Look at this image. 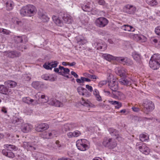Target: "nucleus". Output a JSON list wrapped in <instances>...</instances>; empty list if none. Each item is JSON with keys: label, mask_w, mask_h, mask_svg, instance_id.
I'll return each mask as SVG.
<instances>
[{"label": "nucleus", "mask_w": 160, "mask_h": 160, "mask_svg": "<svg viewBox=\"0 0 160 160\" xmlns=\"http://www.w3.org/2000/svg\"><path fill=\"white\" fill-rule=\"evenodd\" d=\"M9 89L5 85H0V93H1L7 95L8 94Z\"/></svg>", "instance_id": "473e14b6"}, {"label": "nucleus", "mask_w": 160, "mask_h": 160, "mask_svg": "<svg viewBox=\"0 0 160 160\" xmlns=\"http://www.w3.org/2000/svg\"><path fill=\"white\" fill-rule=\"evenodd\" d=\"M49 128L48 125L46 123H41L37 125L35 128V130L38 132H42L48 129Z\"/></svg>", "instance_id": "ddd939ff"}, {"label": "nucleus", "mask_w": 160, "mask_h": 160, "mask_svg": "<svg viewBox=\"0 0 160 160\" xmlns=\"http://www.w3.org/2000/svg\"><path fill=\"white\" fill-rule=\"evenodd\" d=\"M120 28L121 29L125 31L133 32L135 30L133 27L128 25H124L121 26Z\"/></svg>", "instance_id": "cd10ccee"}, {"label": "nucleus", "mask_w": 160, "mask_h": 160, "mask_svg": "<svg viewBox=\"0 0 160 160\" xmlns=\"http://www.w3.org/2000/svg\"><path fill=\"white\" fill-rule=\"evenodd\" d=\"M48 102L49 104L56 107H62L63 106V104L62 102L53 98L48 100Z\"/></svg>", "instance_id": "4468645a"}, {"label": "nucleus", "mask_w": 160, "mask_h": 160, "mask_svg": "<svg viewBox=\"0 0 160 160\" xmlns=\"http://www.w3.org/2000/svg\"><path fill=\"white\" fill-rule=\"evenodd\" d=\"M122 57H114V60H116L119 63H121V59H122Z\"/></svg>", "instance_id": "680f3d73"}, {"label": "nucleus", "mask_w": 160, "mask_h": 160, "mask_svg": "<svg viewBox=\"0 0 160 160\" xmlns=\"http://www.w3.org/2000/svg\"><path fill=\"white\" fill-rule=\"evenodd\" d=\"M73 135L74 134L73 132H68L67 134L68 137V138H71L74 137Z\"/></svg>", "instance_id": "69168bd1"}, {"label": "nucleus", "mask_w": 160, "mask_h": 160, "mask_svg": "<svg viewBox=\"0 0 160 160\" xmlns=\"http://www.w3.org/2000/svg\"><path fill=\"white\" fill-rule=\"evenodd\" d=\"M81 104L84 106L88 107L90 106L91 103L88 100L86 101L83 98H82V101L81 102Z\"/></svg>", "instance_id": "a18cd8bd"}, {"label": "nucleus", "mask_w": 160, "mask_h": 160, "mask_svg": "<svg viewBox=\"0 0 160 160\" xmlns=\"http://www.w3.org/2000/svg\"><path fill=\"white\" fill-rule=\"evenodd\" d=\"M108 102L110 104L115 105V108L116 109H119L122 106L121 102L115 101H108Z\"/></svg>", "instance_id": "72a5a7b5"}, {"label": "nucleus", "mask_w": 160, "mask_h": 160, "mask_svg": "<svg viewBox=\"0 0 160 160\" xmlns=\"http://www.w3.org/2000/svg\"><path fill=\"white\" fill-rule=\"evenodd\" d=\"M2 33L4 34H6L7 35H8V34H9L10 33V31L8 30L5 29H2Z\"/></svg>", "instance_id": "052dcab7"}, {"label": "nucleus", "mask_w": 160, "mask_h": 160, "mask_svg": "<svg viewBox=\"0 0 160 160\" xmlns=\"http://www.w3.org/2000/svg\"><path fill=\"white\" fill-rule=\"evenodd\" d=\"M32 154L36 160H43V158L42 157V154L40 153L36 152Z\"/></svg>", "instance_id": "e433bc0d"}, {"label": "nucleus", "mask_w": 160, "mask_h": 160, "mask_svg": "<svg viewBox=\"0 0 160 160\" xmlns=\"http://www.w3.org/2000/svg\"><path fill=\"white\" fill-rule=\"evenodd\" d=\"M51 68L56 67L58 63V62L57 61H54L49 62Z\"/></svg>", "instance_id": "3c124183"}, {"label": "nucleus", "mask_w": 160, "mask_h": 160, "mask_svg": "<svg viewBox=\"0 0 160 160\" xmlns=\"http://www.w3.org/2000/svg\"><path fill=\"white\" fill-rule=\"evenodd\" d=\"M76 81L77 83H84L85 81V78L83 77H81L80 79H77Z\"/></svg>", "instance_id": "5fc2aeb1"}, {"label": "nucleus", "mask_w": 160, "mask_h": 160, "mask_svg": "<svg viewBox=\"0 0 160 160\" xmlns=\"http://www.w3.org/2000/svg\"><path fill=\"white\" fill-rule=\"evenodd\" d=\"M103 57L105 59L109 61L114 60V57L108 54H104Z\"/></svg>", "instance_id": "4c0bfd02"}, {"label": "nucleus", "mask_w": 160, "mask_h": 160, "mask_svg": "<svg viewBox=\"0 0 160 160\" xmlns=\"http://www.w3.org/2000/svg\"><path fill=\"white\" fill-rule=\"evenodd\" d=\"M4 84L8 88H13L17 85V83L13 81L8 80L4 82Z\"/></svg>", "instance_id": "c85d7f7f"}, {"label": "nucleus", "mask_w": 160, "mask_h": 160, "mask_svg": "<svg viewBox=\"0 0 160 160\" xmlns=\"http://www.w3.org/2000/svg\"><path fill=\"white\" fill-rule=\"evenodd\" d=\"M14 40L15 43H18L22 42L23 40L25 42L28 41L27 38L25 35H23L22 36H14L13 38Z\"/></svg>", "instance_id": "f3484780"}, {"label": "nucleus", "mask_w": 160, "mask_h": 160, "mask_svg": "<svg viewBox=\"0 0 160 160\" xmlns=\"http://www.w3.org/2000/svg\"><path fill=\"white\" fill-rule=\"evenodd\" d=\"M39 16L40 18L44 22L48 21L49 20L48 18L46 15L41 13H39Z\"/></svg>", "instance_id": "c9c22d12"}, {"label": "nucleus", "mask_w": 160, "mask_h": 160, "mask_svg": "<svg viewBox=\"0 0 160 160\" xmlns=\"http://www.w3.org/2000/svg\"><path fill=\"white\" fill-rule=\"evenodd\" d=\"M86 97H89L91 96V94L86 89V91H84V95Z\"/></svg>", "instance_id": "0e129e2a"}, {"label": "nucleus", "mask_w": 160, "mask_h": 160, "mask_svg": "<svg viewBox=\"0 0 160 160\" xmlns=\"http://www.w3.org/2000/svg\"><path fill=\"white\" fill-rule=\"evenodd\" d=\"M14 6V4L11 0H8L6 3V9L8 11L12 10Z\"/></svg>", "instance_id": "a878e982"}, {"label": "nucleus", "mask_w": 160, "mask_h": 160, "mask_svg": "<svg viewBox=\"0 0 160 160\" xmlns=\"http://www.w3.org/2000/svg\"><path fill=\"white\" fill-rule=\"evenodd\" d=\"M57 132L54 130L51 131L50 132H48L47 134L48 136H46V138L50 139L54 137L56 135Z\"/></svg>", "instance_id": "37998d69"}, {"label": "nucleus", "mask_w": 160, "mask_h": 160, "mask_svg": "<svg viewBox=\"0 0 160 160\" xmlns=\"http://www.w3.org/2000/svg\"><path fill=\"white\" fill-rule=\"evenodd\" d=\"M97 46H96L98 50H100L102 51H104L107 48V45L105 43L100 40L96 43Z\"/></svg>", "instance_id": "6ab92c4d"}, {"label": "nucleus", "mask_w": 160, "mask_h": 160, "mask_svg": "<svg viewBox=\"0 0 160 160\" xmlns=\"http://www.w3.org/2000/svg\"><path fill=\"white\" fill-rule=\"evenodd\" d=\"M85 74L86 75H85V76H87L89 78H90L91 79H96L98 78V77L95 76V75H92L87 73H85Z\"/></svg>", "instance_id": "864d4df0"}, {"label": "nucleus", "mask_w": 160, "mask_h": 160, "mask_svg": "<svg viewBox=\"0 0 160 160\" xmlns=\"http://www.w3.org/2000/svg\"><path fill=\"white\" fill-rule=\"evenodd\" d=\"M155 32L160 38V26H158L155 28Z\"/></svg>", "instance_id": "13d9d810"}, {"label": "nucleus", "mask_w": 160, "mask_h": 160, "mask_svg": "<svg viewBox=\"0 0 160 160\" xmlns=\"http://www.w3.org/2000/svg\"><path fill=\"white\" fill-rule=\"evenodd\" d=\"M82 9L84 11L90 12L92 10V8L87 5H83L82 6Z\"/></svg>", "instance_id": "49530a36"}, {"label": "nucleus", "mask_w": 160, "mask_h": 160, "mask_svg": "<svg viewBox=\"0 0 160 160\" xmlns=\"http://www.w3.org/2000/svg\"><path fill=\"white\" fill-rule=\"evenodd\" d=\"M150 60L160 62V54H154L151 57Z\"/></svg>", "instance_id": "79ce46f5"}, {"label": "nucleus", "mask_w": 160, "mask_h": 160, "mask_svg": "<svg viewBox=\"0 0 160 160\" xmlns=\"http://www.w3.org/2000/svg\"><path fill=\"white\" fill-rule=\"evenodd\" d=\"M138 148L141 152L146 155L149 154L150 152V149L145 143L142 144L141 146L138 147Z\"/></svg>", "instance_id": "2eb2a0df"}, {"label": "nucleus", "mask_w": 160, "mask_h": 160, "mask_svg": "<svg viewBox=\"0 0 160 160\" xmlns=\"http://www.w3.org/2000/svg\"><path fill=\"white\" fill-rule=\"evenodd\" d=\"M52 18L53 21L58 26L61 27L63 25L62 22L57 17L53 16Z\"/></svg>", "instance_id": "2f4dec72"}, {"label": "nucleus", "mask_w": 160, "mask_h": 160, "mask_svg": "<svg viewBox=\"0 0 160 160\" xmlns=\"http://www.w3.org/2000/svg\"><path fill=\"white\" fill-rule=\"evenodd\" d=\"M133 111L135 112H138L140 111V109L137 107H133L132 108Z\"/></svg>", "instance_id": "774afa93"}, {"label": "nucleus", "mask_w": 160, "mask_h": 160, "mask_svg": "<svg viewBox=\"0 0 160 160\" xmlns=\"http://www.w3.org/2000/svg\"><path fill=\"white\" fill-rule=\"evenodd\" d=\"M74 137H77L81 135V133L78 130H76L73 132Z\"/></svg>", "instance_id": "6e6d98bb"}, {"label": "nucleus", "mask_w": 160, "mask_h": 160, "mask_svg": "<svg viewBox=\"0 0 160 160\" xmlns=\"http://www.w3.org/2000/svg\"><path fill=\"white\" fill-rule=\"evenodd\" d=\"M23 147L28 151H30L31 152L34 151L37 148V146L35 145H33L32 143L25 142H23Z\"/></svg>", "instance_id": "9b49d317"}, {"label": "nucleus", "mask_w": 160, "mask_h": 160, "mask_svg": "<svg viewBox=\"0 0 160 160\" xmlns=\"http://www.w3.org/2000/svg\"><path fill=\"white\" fill-rule=\"evenodd\" d=\"M86 88L90 92H92L93 91V89L92 87L88 85H86Z\"/></svg>", "instance_id": "e2e57ef3"}, {"label": "nucleus", "mask_w": 160, "mask_h": 160, "mask_svg": "<svg viewBox=\"0 0 160 160\" xmlns=\"http://www.w3.org/2000/svg\"><path fill=\"white\" fill-rule=\"evenodd\" d=\"M88 141L86 139H82L78 140L76 145L78 149L82 151H86L89 148L88 145Z\"/></svg>", "instance_id": "7ed1b4c3"}, {"label": "nucleus", "mask_w": 160, "mask_h": 160, "mask_svg": "<svg viewBox=\"0 0 160 160\" xmlns=\"http://www.w3.org/2000/svg\"><path fill=\"white\" fill-rule=\"evenodd\" d=\"M142 105L147 113L151 112L154 108V104L151 101L145 100L144 101Z\"/></svg>", "instance_id": "20e7f679"}, {"label": "nucleus", "mask_w": 160, "mask_h": 160, "mask_svg": "<svg viewBox=\"0 0 160 160\" xmlns=\"http://www.w3.org/2000/svg\"><path fill=\"white\" fill-rule=\"evenodd\" d=\"M77 124L74 123H67L65 126V128L67 129L66 130L67 131V130H70L73 128L77 127Z\"/></svg>", "instance_id": "7c9ffc66"}, {"label": "nucleus", "mask_w": 160, "mask_h": 160, "mask_svg": "<svg viewBox=\"0 0 160 160\" xmlns=\"http://www.w3.org/2000/svg\"><path fill=\"white\" fill-rule=\"evenodd\" d=\"M132 56L133 59L137 62H139L141 60L140 55L136 52L132 53Z\"/></svg>", "instance_id": "ea45409f"}, {"label": "nucleus", "mask_w": 160, "mask_h": 160, "mask_svg": "<svg viewBox=\"0 0 160 160\" xmlns=\"http://www.w3.org/2000/svg\"><path fill=\"white\" fill-rule=\"evenodd\" d=\"M22 100L23 102L28 104H32L35 105L38 104V101L36 100V98L35 99H32L28 97L23 98Z\"/></svg>", "instance_id": "dca6fc26"}, {"label": "nucleus", "mask_w": 160, "mask_h": 160, "mask_svg": "<svg viewBox=\"0 0 160 160\" xmlns=\"http://www.w3.org/2000/svg\"><path fill=\"white\" fill-rule=\"evenodd\" d=\"M32 128V125L28 123L22 124L21 127V131L24 133H27L29 132Z\"/></svg>", "instance_id": "4be33fe9"}, {"label": "nucleus", "mask_w": 160, "mask_h": 160, "mask_svg": "<svg viewBox=\"0 0 160 160\" xmlns=\"http://www.w3.org/2000/svg\"><path fill=\"white\" fill-rule=\"evenodd\" d=\"M112 94L113 95L112 97L115 98H118V99H123L125 98L124 95L121 92L116 91L115 92H113Z\"/></svg>", "instance_id": "b1692460"}, {"label": "nucleus", "mask_w": 160, "mask_h": 160, "mask_svg": "<svg viewBox=\"0 0 160 160\" xmlns=\"http://www.w3.org/2000/svg\"><path fill=\"white\" fill-rule=\"evenodd\" d=\"M32 85L34 88L39 90L42 89L45 87L44 83L41 82H34L32 83Z\"/></svg>", "instance_id": "aec40b11"}, {"label": "nucleus", "mask_w": 160, "mask_h": 160, "mask_svg": "<svg viewBox=\"0 0 160 160\" xmlns=\"http://www.w3.org/2000/svg\"><path fill=\"white\" fill-rule=\"evenodd\" d=\"M149 64L150 67L154 70L157 69L160 67V62L150 60Z\"/></svg>", "instance_id": "5701e85b"}, {"label": "nucleus", "mask_w": 160, "mask_h": 160, "mask_svg": "<svg viewBox=\"0 0 160 160\" xmlns=\"http://www.w3.org/2000/svg\"><path fill=\"white\" fill-rule=\"evenodd\" d=\"M136 9L135 6L130 4L126 5L123 8L124 12L129 14H133L135 13Z\"/></svg>", "instance_id": "6e6552de"}, {"label": "nucleus", "mask_w": 160, "mask_h": 160, "mask_svg": "<svg viewBox=\"0 0 160 160\" xmlns=\"http://www.w3.org/2000/svg\"><path fill=\"white\" fill-rule=\"evenodd\" d=\"M77 44L79 45H82L87 42V40L82 36H79L76 37Z\"/></svg>", "instance_id": "393cba45"}, {"label": "nucleus", "mask_w": 160, "mask_h": 160, "mask_svg": "<svg viewBox=\"0 0 160 160\" xmlns=\"http://www.w3.org/2000/svg\"><path fill=\"white\" fill-rule=\"evenodd\" d=\"M146 2L152 6H155L158 4V2L156 0H146Z\"/></svg>", "instance_id": "09e8293b"}, {"label": "nucleus", "mask_w": 160, "mask_h": 160, "mask_svg": "<svg viewBox=\"0 0 160 160\" xmlns=\"http://www.w3.org/2000/svg\"><path fill=\"white\" fill-rule=\"evenodd\" d=\"M42 78L46 80H49L50 81H54L55 80L54 77L51 76H49L47 74H43L42 75Z\"/></svg>", "instance_id": "f704fd0d"}, {"label": "nucleus", "mask_w": 160, "mask_h": 160, "mask_svg": "<svg viewBox=\"0 0 160 160\" xmlns=\"http://www.w3.org/2000/svg\"><path fill=\"white\" fill-rule=\"evenodd\" d=\"M127 70L124 68H119L118 70V75L121 77L124 78L127 74Z\"/></svg>", "instance_id": "c756f323"}, {"label": "nucleus", "mask_w": 160, "mask_h": 160, "mask_svg": "<svg viewBox=\"0 0 160 160\" xmlns=\"http://www.w3.org/2000/svg\"><path fill=\"white\" fill-rule=\"evenodd\" d=\"M108 131L110 135L116 139L118 141L121 140V135L119 131L113 128H110L108 129Z\"/></svg>", "instance_id": "9d476101"}, {"label": "nucleus", "mask_w": 160, "mask_h": 160, "mask_svg": "<svg viewBox=\"0 0 160 160\" xmlns=\"http://www.w3.org/2000/svg\"><path fill=\"white\" fill-rule=\"evenodd\" d=\"M62 16V19L65 23L67 24L71 23V17L69 14L66 12H64Z\"/></svg>", "instance_id": "412c9836"}, {"label": "nucleus", "mask_w": 160, "mask_h": 160, "mask_svg": "<svg viewBox=\"0 0 160 160\" xmlns=\"http://www.w3.org/2000/svg\"><path fill=\"white\" fill-rule=\"evenodd\" d=\"M148 137L145 134H141L139 136L140 140L142 142L148 140Z\"/></svg>", "instance_id": "de8ad7c7"}, {"label": "nucleus", "mask_w": 160, "mask_h": 160, "mask_svg": "<svg viewBox=\"0 0 160 160\" xmlns=\"http://www.w3.org/2000/svg\"><path fill=\"white\" fill-rule=\"evenodd\" d=\"M4 148H8V150H10V151H11V150L16 151L18 149L17 148L16 146L11 144L4 145Z\"/></svg>", "instance_id": "a19ab883"}, {"label": "nucleus", "mask_w": 160, "mask_h": 160, "mask_svg": "<svg viewBox=\"0 0 160 160\" xmlns=\"http://www.w3.org/2000/svg\"><path fill=\"white\" fill-rule=\"evenodd\" d=\"M93 94L95 96L96 99L98 101H102L101 97L99 95V93L98 90L95 89L93 90Z\"/></svg>", "instance_id": "58836bf2"}, {"label": "nucleus", "mask_w": 160, "mask_h": 160, "mask_svg": "<svg viewBox=\"0 0 160 160\" xmlns=\"http://www.w3.org/2000/svg\"><path fill=\"white\" fill-rule=\"evenodd\" d=\"M125 60L126 61L125 65L127 66H131L133 64L132 61L127 57H126Z\"/></svg>", "instance_id": "8fccbe9b"}, {"label": "nucleus", "mask_w": 160, "mask_h": 160, "mask_svg": "<svg viewBox=\"0 0 160 160\" xmlns=\"http://www.w3.org/2000/svg\"><path fill=\"white\" fill-rule=\"evenodd\" d=\"M107 81H101L99 82V85L101 87L103 85L106 84L107 83Z\"/></svg>", "instance_id": "338daca9"}, {"label": "nucleus", "mask_w": 160, "mask_h": 160, "mask_svg": "<svg viewBox=\"0 0 160 160\" xmlns=\"http://www.w3.org/2000/svg\"><path fill=\"white\" fill-rule=\"evenodd\" d=\"M96 2L100 5L103 6H106L107 4L104 0H95Z\"/></svg>", "instance_id": "603ef678"}, {"label": "nucleus", "mask_w": 160, "mask_h": 160, "mask_svg": "<svg viewBox=\"0 0 160 160\" xmlns=\"http://www.w3.org/2000/svg\"><path fill=\"white\" fill-rule=\"evenodd\" d=\"M77 91L80 95L84 96V91H86V89L80 86L77 88Z\"/></svg>", "instance_id": "c03bdc74"}, {"label": "nucleus", "mask_w": 160, "mask_h": 160, "mask_svg": "<svg viewBox=\"0 0 160 160\" xmlns=\"http://www.w3.org/2000/svg\"><path fill=\"white\" fill-rule=\"evenodd\" d=\"M4 53V55L9 58H13L18 57L21 55L20 52L16 51H5Z\"/></svg>", "instance_id": "1a4fd4ad"}, {"label": "nucleus", "mask_w": 160, "mask_h": 160, "mask_svg": "<svg viewBox=\"0 0 160 160\" xmlns=\"http://www.w3.org/2000/svg\"><path fill=\"white\" fill-rule=\"evenodd\" d=\"M108 23V21L106 18L100 17L95 21L96 25L99 28H103L106 26Z\"/></svg>", "instance_id": "423d86ee"}, {"label": "nucleus", "mask_w": 160, "mask_h": 160, "mask_svg": "<svg viewBox=\"0 0 160 160\" xmlns=\"http://www.w3.org/2000/svg\"><path fill=\"white\" fill-rule=\"evenodd\" d=\"M43 67L46 69H51L49 62L45 63L43 65Z\"/></svg>", "instance_id": "4d7b16f0"}, {"label": "nucleus", "mask_w": 160, "mask_h": 160, "mask_svg": "<svg viewBox=\"0 0 160 160\" xmlns=\"http://www.w3.org/2000/svg\"><path fill=\"white\" fill-rule=\"evenodd\" d=\"M2 153L5 156L10 158H13L15 157L14 153L11 151H8V150L3 149L2 151Z\"/></svg>", "instance_id": "bb28decb"}, {"label": "nucleus", "mask_w": 160, "mask_h": 160, "mask_svg": "<svg viewBox=\"0 0 160 160\" xmlns=\"http://www.w3.org/2000/svg\"><path fill=\"white\" fill-rule=\"evenodd\" d=\"M37 11V9L34 5L28 4L23 7L20 10V13L22 16L31 17L35 14Z\"/></svg>", "instance_id": "f257e3e1"}, {"label": "nucleus", "mask_w": 160, "mask_h": 160, "mask_svg": "<svg viewBox=\"0 0 160 160\" xmlns=\"http://www.w3.org/2000/svg\"><path fill=\"white\" fill-rule=\"evenodd\" d=\"M119 81L121 84L127 86H130L133 82L132 80L129 78H123L120 79Z\"/></svg>", "instance_id": "a211bd4d"}, {"label": "nucleus", "mask_w": 160, "mask_h": 160, "mask_svg": "<svg viewBox=\"0 0 160 160\" xmlns=\"http://www.w3.org/2000/svg\"><path fill=\"white\" fill-rule=\"evenodd\" d=\"M108 82L109 83L108 86L109 88L112 91V93L113 92L117 91L118 89V83L117 81L115 79L112 80L110 79L109 80V77L108 78Z\"/></svg>", "instance_id": "0eeeda50"}, {"label": "nucleus", "mask_w": 160, "mask_h": 160, "mask_svg": "<svg viewBox=\"0 0 160 160\" xmlns=\"http://www.w3.org/2000/svg\"><path fill=\"white\" fill-rule=\"evenodd\" d=\"M59 69H60V72L59 74L63 76L68 78H72V77H69L68 75H66L67 74H69L70 70L68 68H64L62 66H59Z\"/></svg>", "instance_id": "f8f14e48"}, {"label": "nucleus", "mask_w": 160, "mask_h": 160, "mask_svg": "<svg viewBox=\"0 0 160 160\" xmlns=\"http://www.w3.org/2000/svg\"><path fill=\"white\" fill-rule=\"evenodd\" d=\"M15 124L18 125L20 124L22 121L21 119L17 118L15 119Z\"/></svg>", "instance_id": "bf43d9fd"}, {"label": "nucleus", "mask_w": 160, "mask_h": 160, "mask_svg": "<svg viewBox=\"0 0 160 160\" xmlns=\"http://www.w3.org/2000/svg\"><path fill=\"white\" fill-rule=\"evenodd\" d=\"M102 144L104 146L109 149L115 148L117 145V141L114 139L108 137L103 138Z\"/></svg>", "instance_id": "f03ea898"}, {"label": "nucleus", "mask_w": 160, "mask_h": 160, "mask_svg": "<svg viewBox=\"0 0 160 160\" xmlns=\"http://www.w3.org/2000/svg\"><path fill=\"white\" fill-rule=\"evenodd\" d=\"M36 100L38 101V104L40 103H45L48 101V97L43 94L40 92L37 93L35 96Z\"/></svg>", "instance_id": "39448f33"}]
</instances>
